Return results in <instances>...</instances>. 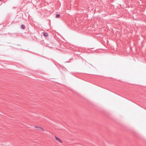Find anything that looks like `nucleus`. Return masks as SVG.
Returning <instances> with one entry per match:
<instances>
[{
    "label": "nucleus",
    "instance_id": "2",
    "mask_svg": "<svg viewBox=\"0 0 146 146\" xmlns=\"http://www.w3.org/2000/svg\"><path fill=\"white\" fill-rule=\"evenodd\" d=\"M43 35L44 36L46 37L47 36H48V34L46 33H43Z\"/></svg>",
    "mask_w": 146,
    "mask_h": 146
},
{
    "label": "nucleus",
    "instance_id": "3",
    "mask_svg": "<svg viewBox=\"0 0 146 146\" xmlns=\"http://www.w3.org/2000/svg\"><path fill=\"white\" fill-rule=\"evenodd\" d=\"M21 27L23 29H25V26L23 24L21 25Z\"/></svg>",
    "mask_w": 146,
    "mask_h": 146
},
{
    "label": "nucleus",
    "instance_id": "1",
    "mask_svg": "<svg viewBox=\"0 0 146 146\" xmlns=\"http://www.w3.org/2000/svg\"><path fill=\"white\" fill-rule=\"evenodd\" d=\"M55 138L57 141H58L60 143H62V141L59 138H58L56 136H55Z\"/></svg>",
    "mask_w": 146,
    "mask_h": 146
},
{
    "label": "nucleus",
    "instance_id": "4",
    "mask_svg": "<svg viewBox=\"0 0 146 146\" xmlns=\"http://www.w3.org/2000/svg\"><path fill=\"white\" fill-rule=\"evenodd\" d=\"M38 129H40V130H42L43 131H44V129H43L41 128V127H38Z\"/></svg>",
    "mask_w": 146,
    "mask_h": 146
},
{
    "label": "nucleus",
    "instance_id": "6",
    "mask_svg": "<svg viewBox=\"0 0 146 146\" xmlns=\"http://www.w3.org/2000/svg\"><path fill=\"white\" fill-rule=\"evenodd\" d=\"M38 127H39L37 126H35V128H38Z\"/></svg>",
    "mask_w": 146,
    "mask_h": 146
},
{
    "label": "nucleus",
    "instance_id": "5",
    "mask_svg": "<svg viewBox=\"0 0 146 146\" xmlns=\"http://www.w3.org/2000/svg\"><path fill=\"white\" fill-rule=\"evenodd\" d=\"M60 16V15L59 14H57L56 16V18H58Z\"/></svg>",
    "mask_w": 146,
    "mask_h": 146
}]
</instances>
